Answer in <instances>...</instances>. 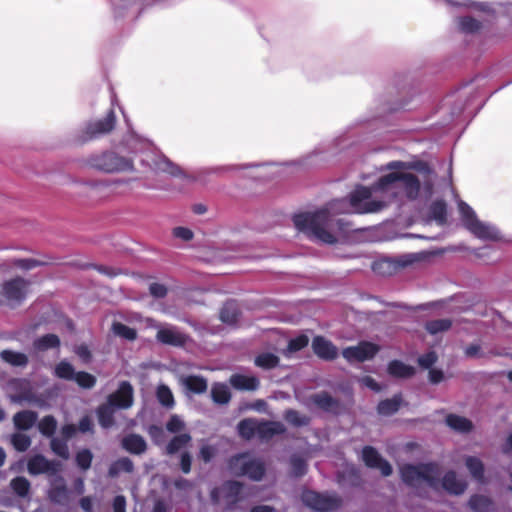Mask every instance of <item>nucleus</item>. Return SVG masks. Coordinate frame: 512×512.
<instances>
[{
  "instance_id": "a878e982",
  "label": "nucleus",
  "mask_w": 512,
  "mask_h": 512,
  "mask_svg": "<svg viewBox=\"0 0 512 512\" xmlns=\"http://www.w3.org/2000/svg\"><path fill=\"white\" fill-rule=\"evenodd\" d=\"M445 423L452 430L462 434L470 433L474 428L471 420L464 416L453 413H450L446 416Z\"/></svg>"
},
{
  "instance_id": "4d7b16f0",
  "label": "nucleus",
  "mask_w": 512,
  "mask_h": 512,
  "mask_svg": "<svg viewBox=\"0 0 512 512\" xmlns=\"http://www.w3.org/2000/svg\"><path fill=\"white\" fill-rule=\"evenodd\" d=\"M50 448L54 454L67 460L70 456L67 441L59 438H52L50 441Z\"/></svg>"
},
{
  "instance_id": "39448f33",
  "label": "nucleus",
  "mask_w": 512,
  "mask_h": 512,
  "mask_svg": "<svg viewBox=\"0 0 512 512\" xmlns=\"http://www.w3.org/2000/svg\"><path fill=\"white\" fill-rule=\"evenodd\" d=\"M230 472L238 477L247 476L253 481H260L265 475L266 467L260 459H250L247 453L232 456L228 461Z\"/></svg>"
},
{
  "instance_id": "58836bf2",
  "label": "nucleus",
  "mask_w": 512,
  "mask_h": 512,
  "mask_svg": "<svg viewBox=\"0 0 512 512\" xmlns=\"http://www.w3.org/2000/svg\"><path fill=\"white\" fill-rule=\"evenodd\" d=\"M53 374L58 379L73 381L76 371L71 363L66 360H61L55 365Z\"/></svg>"
},
{
  "instance_id": "864d4df0",
  "label": "nucleus",
  "mask_w": 512,
  "mask_h": 512,
  "mask_svg": "<svg viewBox=\"0 0 512 512\" xmlns=\"http://www.w3.org/2000/svg\"><path fill=\"white\" fill-rule=\"evenodd\" d=\"M11 445L18 452H25L31 445V438L23 433H14L11 436Z\"/></svg>"
},
{
  "instance_id": "69168bd1",
  "label": "nucleus",
  "mask_w": 512,
  "mask_h": 512,
  "mask_svg": "<svg viewBox=\"0 0 512 512\" xmlns=\"http://www.w3.org/2000/svg\"><path fill=\"white\" fill-rule=\"evenodd\" d=\"M173 235L184 241H190L193 238V232L185 227H176L173 229Z\"/></svg>"
},
{
  "instance_id": "ea45409f",
  "label": "nucleus",
  "mask_w": 512,
  "mask_h": 512,
  "mask_svg": "<svg viewBox=\"0 0 512 512\" xmlns=\"http://www.w3.org/2000/svg\"><path fill=\"white\" fill-rule=\"evenodd\" d=\"M280 363V358L270 352H265L257 355L254 359V364L264 370H271L276 368Z\"/></svg>"
},
{
  "instance_id": "c9c22d12",
  "label": "nucleus",
  "mask_w": 512,
  "mask_h": 512,
  "mask_svg": "<svg viewBox=\"0 0 512 512\" xmlns=\"http://www.w3.org/2000/svg\"><path fill=\"white\" fill-rule=\"evenodd\" d=\"M240 317V310L234 301L226 302L220 310V320L226 324H236Z\"/></svg>"
},
{
  "instance_id": "c03bdc74",
  "label": "nucleus",
  "mask_w": 512,
  "mask_h": 512,
  "mask_svg": "<svg viewBox=\"0 0 512 512\" xmlns=\"http://www.w3.org/2000/svg\"><path fill=\"white\" fill-rule=\"evenodd\" d=\"M10 487L17 496L26 497L30 492L31 484L25 477L17 476L11 480Z\"/></svg>"
},
{
  "instance_id": "6e6d98bb",
  "label": "nucleus",
  "mask_w": 512,
  "mask_h": 512,
  "mask_svg": "<svg viewBox=\"0 0 512 512\" xmlns=\"http://www.w3.org/2000/svg\"><path fill=\"white\" fill-rule=\"evenodd\" d=\"M458 25L464 33H475L481 28V22L470 16L459 18Z\"/></svg>"
},
{
  "instance_id": "13d9d810",
  "label": "nucleus",
  "mask_w": 512,
  "mask_h": 512,
  "mask_svg": "<svg viewBox=\"0 0 512 512\" xmlns=\"http://www.w3.org/2000/svg\"><path fill=\"white\" fill-rule=\"evenodd\" d=\"M309 344V338L305 334L298 335L295 338H292L288 342L287 350L290 353L298 352L304 349Z\"/></svg>"
},
{
  "instance_id": "f704fd0d",
  "label": "nucleus",
  "mask_w": 512,
  "mask_h": 512,
  "mask_svg": "<svg viewBox=\"0 0 512 512\" xmlns=\"http://www.w3.org/2000/svg\"><path fill=\"white\" fill-rule=\"evenodd\" d=\"M134 471L133 461L128 457H121L113 461L108 468V476L116 478L120 473H132Z\"/></svg>"
},
{
  "instance_id": "c85d7f7f",
  "label": "nucleus",
  "mask_w": 512,
  "mask_h": 512,
  "mask_svg": "<svg viewBox=\"0 0 512 512\" xmlns=\"http://www.w3.org/2000/svg\"><path fill=\"white\" fill-rule=\"evenodd\" d=\"M182 384L193 394H203L207 391V379L201 375H188L182 378Z\"/></svg>"
},
{
  "instance_id": "4be33fe9",
  "label": "nucleus",
  "mask_w": 512,
  "mask_h": 512,
  "mask_svg": "<svg viewBox=\"0 0 512 512\" xmlns=\"http://www.w3.org/2000/svg\"><path fill=\"white\" fill-rule=\"evenodd\" d=\"M442 487L452 495H461L467 488L464 480L458 479L456 472L450 470L446 472L441 480Z\"/></svg>"
},
{
  "instance_id": "bb28decb",
  "label": "nucleus",
  "mask_w": 512,
  "mask_h": 512,
  "mask_svg": "<svg viewBox=\"0 0 512 512\" xmlns=\"http://www.w3.org/2000/svg\"><path fill=\"white\" fill-rule=\"evenodd\" d=\"M32 346L37 352H45L51 349H59L61 341L58 335L49 333L36 338Z\"/></svg>"
},
{
  "instance_id": "e433bc0d",
  "label": "nucleus",
  "mask_w": 512,
  "mask_h": 512,
  "mask_svg": "<svg viewBox=\"0 0 512 512\" xmlns=\"http://www.w3.org/2000/svg\"><path fill=\"white\" fill-rule=\"evenodd\" d=\"M258 421L253 418H246L237 424V431L241 438L251 440L257 435Z\"/></svg>"
},
{
  "instance_id": "f3484780",
  "label": "nucleus",
  "mask_w": 512,
  "mask_h": 512,
  "mask_svg": "<svg viewBox=\"0 0 512 512\" xmlns=\"http://www.w3.org/2000/svg\"><path fill=\"white\" fill-rule=\"evenodd\" d=\"M47 495L49 500L54 504L61 506L68 505L70 491L63 476L55 475V478L50 481V488Z\"/></svg>"
},
{
  "instance_id": "f8f14e48",
  "label": "nucleus",
  "mask_w": 512,
  "mask_h": 512,
  "mask_svg": "<svg viewBox=\"0 0 512 512\" xmlns=\"http://www.w3.org/2000/svg\"><path fill=\"white\" fill-rule=\"evenodd\" d=\"M377 344L361 341L356 346H349L342 350V356L349 362H365L371 360L379 352Z\"/></svg>"
},
{
  "instance_id": "0e129e2a",
  "label": "nucleus",
  "mask_w": 512,
  "mask_h": 512,
  "mask_svg": "<svg viewBox=\"0 0 512 512\" xmlns=\"http://www.w3.org/2000/svg\"><path fill=\"white\" fill-rule=\"evenodd\" d=\"M149 292L155 298H164L167 295L168 290L163 284L152 283L149 286Z\"/></svg>"
},
{
  "instance_id": "aec40b11",
  "label": "nucleus",
  "mask_w": 512,
  "mask_h": 512,
  "mask_svg": "<svg viewBox=\"0 0 512 512\" xmlns=\"http://www.w3.org/2000/svg\"><path fill=\"white\" fill-rule=\"evenodd\" d=\"M286 432V428L283 423L279 421H268L262 420L258 422L257 436L261 440L268 441L275 435H281Z\"/></svg>"
},
{
  "instance_id": "9d476101",
  "label": "nucleus",
  "mask_w": 512,
  "mask_h": 512,
  "mask_svg": "<svg viewBox=\"0 0 512 512\" xmlns=\"http://www.w3.org/2000/svg\"><path fill=\"white\" fill-rule=\"evenodd\" d=\"M301 500L304 505L317 512L336 511L342 505L341 497L335 494H322L312 490H304L301 494Z\"/></svg>"
},
{
  "instance_id": "f03ea898",
  "label": "nucleus",
  "mask_w": 512,
  "mask_h": 512,
  "mask_svg": "<svg viewBox=\"0 0 512 512\" xmlns=\"http://www.w3.org/2000/svg\"><path fill=\"white\" fill-rule=\"evenodd\" d=\"M375 190H381L384 193H391L396 198L401 190L408 200H416L421 190V182L419 178L407 172H390L381 176L374 183Z\"/></svg>"
},
{
  "instance_id": "680f3d73",
  "label": "nucleus",
  "mask_w": 512,
  "mask_h": 512,
  "mask_svg": "<svg viewBox=\"0 0 512 512\" xmlns=\"http://www.w3.org/2000/svg\"><path fill=\"white\" fill-rule=\"evenodd\" d=\"M185 427L184 422L178 415H172L166 423V429L171 433H178Z\"/></svg>"
},
{
  "instance_id": "37998d69",
  "label": "nucleus",
  "mask_w": 512,
  "mask_h": 512,
  "mask_svg": "<svg viewBox=\"0 0 512 512\" xmlns=\"http://www.w3.org/2000/svg\"><path fill=\"white\" fill-rule=\"evenodd\" d=\"M191 436L188 433H183L174 436L166 446V453L169 455H173L185 447L190 441Z\"/></svg>"
},
{
  "instance_id": "3c124183",
  "label": "nucleus",
  "mask_w": 512,
  "mask_h": 512,
  "mask_svg": "<svg viewBox=\"0 0 512 512\" xmlns=\"http://www.w3.org/2000/svg\"><path fill=\"white\" fill-rule=\"evenodd\" d=\"M38 429L40 433L46 437L53 436L57 429V421L55 417L52 415L44 416L38 424Z\"/></svg>"
},
{
  "instance_id": "5701e85b",
  "label": "nucleus",
  "mask_w": 512,
  "mask_h": 512,
  "mask_svg": "<svg viewBox=\"0 0 512 512\" xmlns=\"http://www.w3.org/2000/svg\"><path fill=\"white\" fill-rule=\"evenodd\" d=\"M121 446L127 452L135 455H141L147 450V443L145 439L141 435L135 433L126 435L121 441Z\"/></svg>"
},
{
  "instance_id": "09e8293b",
  "label": "nucleus",
  "mask_w": 512,
  "mask_h": 512,
  "mask_svg": "<svg viewBox=\"0 0 512 512\" xmlns=\"http://www.w3.org/2000/svg\"><path fill=\"white\" fill-rule=\"evenodd\" d=\"M155 165L157 170L167 173L173 177H180L183 174L182 169L168 158L159 159Z\"/></svg>"
},
{
  "instance_id": "2eb2a0df",
  "label": "nucleus",
  "mask_w": 512,
  "mask_h": 512,
  "mask_svg": "<svg viewBox=\"0 0 512 512\" xmlns=\"http://www.w3.org/2000/svg\"><path fill=\"white\" fill-rule=\"evenodd\" d=\"M134 401V389L130 382H120L117 390L111 393L107 402L113 405L115 408L128 409L132 406Z\"/></svg>"
},
{
  "instance_id": "5fc2aeb1",
  "label": "nucleus",
  "mask_w": 512,
  "mask_h": 512,
  "mask_svg": "<svg viewBox=\"0 0 512 512\" xmlns=\"http://www.w3.org/2000/svg\"><path fill=\"white\" fill-rule=\"evenodd\" d=\"M77 385L82 389H92L97 382V379L94 375L85 372V371H79L76 372L74 380Z\"/></svg>"
},
{
  "instance_id": "dca6fc26",
  "label": "nucleus",
  "mask_w": 512,
  "mask_h": 512,
  "mask_svg": "<svg viewBox=\"0 0 512 512\" xmlns=\"http://www.w3.org/2000/svg\"><path fill=\"white\" fill-rule=\"evenodd\" d=\"M311 401L319 409L333 415H340L346 410L344 404L339 399L334 398L326 391L313 394L311 396Z\"/></svg>"
},
{
  "instance_id": "412c9836",
  "label": "nucleus",
  "mask_w": 512,
  "mask_h": 512,
  "mask_svg": "<svg viewBox=\"0 0 512 512\" xmlns=\"http://www.w3.org/2000/svg\"><path fill=\"white\" fill-rule=\"evenodd\" d=\"M230 385L239 391H255L260 386V381L256 376H247L235 373L230 376Z\"/></svg>"
},
{
  "instance_id": "4468645a",
  "label": "nucleus",
  "mask_w": 512,
  "mask_h": 512,
  "mask_svg": "<svg viewBox=\"0 0 512 512\" xmlns=\"http://www.w3.org/2000/svg\"><path fill=\"white\" fill-rule=\"evenodd\" d=\"M362 460L368 468L380 470L385 477L390 476L393 472L391 464L372 446L363 447Z\"/></svg>"
},
{
  "instance_id": "a18cd8bd",
  "label": "nucleus",
  "mask_w": 512,
  "mask_h": 512,
  "mask_svg": "<svg viewBox=\"0 0 512 512\" xmlns=\"http://www.w3.org/2000/svg\"><path fill=\"white\" fill-rule=\"evenodd\" d=\"M93 453L88 448L77 451L75 455V464L81 471H87L91 468Z\"/></svg>"
},
{
  "instance_id": "1a4fd4ad",
  "label": "nucleus",
  "mask_w": 512,
  "mask_h": 512,
  "mask_svg": "<svg viewBox=\"0 0 512 512\" xmlns=\"http://www.w3.org/2000/svg\"><path fill=\"white\" fill-rule=\"evenodd\" d=\"M115 125L116 115L114 110L110 109L104 118L87 122L83 130L77 136V141L83 144L100 138L113 131Z\"/></svg>"
},
{
  "instance_id": "7ed1b4c3",
  "label": "nucleus",
  "mask_w": 512,
  "mask_h": 512,
  "mask_svg": "<svg viewBox=\"0 0 512 512\" xmlns=\"http://www.w3.org/2000/svg\"><path fill=\"white\" fill-rule=\"evenodd\" d=\"M402 481L408 486H416L417 482L425 481L431 488L437 489L440 482L441 467L436 462L405 464L400 468Z\"/></svg>"
},
{
  "instance_id": "e2e57ef3",
  "label": "nucleus",
  "mask_w": 512,
  "mask_h": 512,
  "mask_svg": "<svg viewBox=\"0 0 512 512\" xmlns=\"http://www.w3.org/2000/svg\"><path fill=\"white\" fill-rule=\"evenodd\" d=\"M77 430L81 433H93L94 432V424L92 419L89 416H83L78 423Z\"/></svg>"
},
{
  "instance_id": "c756f323",
  "label": "nucleus",
  "mask_w": 512,
  "mask_h": 512,
  "mask_svg": "<svg viewBox=\"0 0 512 512\" xmlns=\"http://www.w3.org/2000/svg\"><path fill=\"white\" fill-rule=\"evenodd\" d=\"M403 402L402 394H395L392 398L381 400L377 405V413L382 416L395 414Z\"/></svg>"
},
{
  "instance_id": "f257e3e1",
  "label": "nucleus",
  "mask_w": 512,
  "mask_h": 512,
  "mask_svg": "<svg viewBox=\"0 0 512 512\" xmlns=\"http://www.w3.org/2000/svg\"><path fill=\"white\" fill-rule=\"evenodd\" d=\"M292 220L299 231L326 244L337 242L336 236L332 233L335 226L343 229V221L335 220L328 208H322L314 213L295 214Z\"/></svg>"
},
{
  "instance_id": "79ce46f5",
  "label": "nucleus",
  "mask_w": 512,
  "mask_h": 512,
  "mask_svg": "<svg viewBox=\"0 0 512 512\" xmlns=\"http://www.w3.org/2000/svg\"><path fill=\"white\" fill-rule=\"evenodd\" d=\"M51 264L50 258L44 257L43 259L35 258H19L13 261V265L22 270H31L40 266H47Z\"/></svg>"
},
{
  "instance_id": "7c9ffc66",
  "label": "nucleus",
  "mask_w": 512,
  "mask_h": 512,
  "mask_svg": "<svg viewBox=\"0 0 512 512\" xmlns=\"http://www.w3.org/2000/svg\"><path fill=\"white\" fill-rule=\"evenodd\" d=\"M468 506L473 512H493L495 509L493 500L481 494L472 495L468 501Z\"/></svg>"
},
{
  "instance_id": "052dcab7",
  "label": "nucleus",
  "mask_w": 512,
  "mask_h": 512,
  "mask_svg": "<svg viewBox=\"0 0 512 512\" xmlns=\"http://www.w3.org/2000/svg\"><path fill=\"white\" fill-rule=\"evenodd\" d=\"M438 356L435 351H429L418 357L417 362L423 369H432L431 367L437 362Z\"/></svg>"
},
{
  "instance_id": "ddd939ff",
  "label": "nucleus",
  "mask_w": 512,
  "mask_h": 512,
  "mask_svg": "<svg viewBox=\"0 0 512 512\" xmlns=\"http://www.w3.org/2000/svg\"><path fill=\"white\" fill-rule=\"evenodd\" d=\"M27 469L31 475L55 476L62 470V463L57 460H48L45 456L37 454L29 459Z\"/></svg>"
},
{
  "instance_id": "473e14b6",
  "label": "nucleus",
  "mask_w": 512,
  "mask_h": 512,
  "mask_svg": "<svg viewBox=\"0 0 512 512\" xmlns=\"http://www.w3.org/2000/svg\"><path fill=\"white\" fill-rule=\"evenodd\" d=\"M0 359L12 367H26L29 359L25 353L5 349L0 352Z\"/></svg>"
},
{
  "instance_id": "774afa93",
  "label": "nucleus",
  "mask_w": 512,
  "mask_h": 512,
  "mask_svg": "<svg viewBox=\"0 0 512 512\" xmlns=\"http://www.w3.org/2000/svg\"><path fill=\"white\" fill-rule=\"evenodd\" d=\"M114 512H126V498L123 495H117L113 500Z\"/></svg>"
},
{
  "instance_id": "a19ab883",
  "label": "nucleus",
  "mask_w": 512,
  "mask_h": 512,
  "mask_svg": "<svg viewBox=\"0 0 512 512\" xmlns=\"http://www.w3.org/2000/svg\"><path fill=\"white\" fill-rule=\"evenodd\" d=\"M465 464L472 477L479 482H483L485 471L483 462L475 456H468L465 459Z\"/></svg>"
},
{
  "instance_id": "2f4dec72",
  "label": "nucleus",
  "mask_w": 512,
  "mask_h": 512,
  "mask_svg": "<svg viewBox=\"0 0 512 512\" xmlns=\"http://www.w3.org/2000/svg\"><path fill=\"white\" fill-rule=\"evenodd\" d=\"M114 408L115 407L113 405L107 402L99 405L98 408L96 409L98 422L102 428L107 429L115 424Z\"/></svg>"
},
{
  "instance_id": "0eeeda50",
  "label": "nucleus",
  "mask_w": 512,
  "mask_h": 512,
  "mask_svg": "<svg viewBox=\"0 0 512 512\" xmlns=\"http://www.w3.org/2000/svg\"><path fill=\"white\" fill-rule=\"evenodd\" d=\"M373 192H381V190H375L374 184L371 187L357 186L354 191L351 192L349 197V203L353 210L357 213H374L382 210L386 203L379 200H371Z\"/></svg>"
},
{
  "instance_id": "cd10ccee",
  "label": "nucleus",
  "mask_w": 512,
  "mask_h": 512,
  "mask_svg": "<svg viewBox=\"0 0 512 512\" xmlns=\"http://www.w3.org/2000/svg\"><path fill=\"white\" fill-rule=\"evenodd\" d=\"M38 414L32 410H22L14 414L13 423L16 429L26 431L33 427Z\"/></svg>"
},
{
  "instance_id": "8fccbe9b",
  "label": "nucleus",
  "mask_w": 512,
  "mask_h": 512,
  "mask_svg": "<svg viewBox=\"0 0 512 512\" xmlns=\"http://www.w3.org/2000/svg\"><path fill=\"white\" fill-rule=\"evenodd\" d=\"M111 329L115 335L123 339L134 341L137 338L136 329L129 327L121 322H113Z\"/></svg>"
},
{
  "instance_id": "20e7f679",
  "label": "nucleus",
  "mask_w": 512,
  "mask_h": 512,
  "mask_svg": "<svg viewBox=\"0 0 512 512\" xmlns=\"http://www.w3.org/2000/svg\"><path fill=\"white\" fill-rule=\"evenodd\" d=\"M86 164L93 169L105 173H119L134 170L132 159L120 156L113 151L93 154L87 158Z\"/></svg>"
},
{
  "instance_id": "6e6552de",
  "label": "nucleus",
  "mask_w": 512,
  "mask_h": 512,
  "mask_svg": "<svg viewBox=\"0 0 512 512\" xmlns=\"http://www.w3.org/2000/svg\"><path fill=\"white\" fill-rule=\"evenodd\" d=\"M31 282L21 276L6 280L1 285L0 295L11 306H19L27 297Z\"/></svg>"
},
{
  "instance_id": "b1692460",
  "label": "nucleus",
  "mask_w": 512,
  "mask_h": 512,
  "mask_svg": "<svg viewBox=\"0 0 512 512\" xmlns=\"http://www.w3.org/2000/svg\"><path fill=\"white\" fill-rule=\"evenodd\" d=\"M221 490L229 508H232L241 500L243 484L238 481L229 480L223 483Z\"/></svg>"
},
{
  "instance_id": "49530a36",
  "label": "nucleus",
  "mask_w": 512,
  "mask_h": 512,
  "mask_svg": "<svg viewBox=\"0 0 512 512\" xmlns=\"http://www.w3.org/2000/svg\"><path fill=\"white\" fill-rule=\"evenodd\" d=\"M156 397L158 402L166 408H172L175 404L173 393L167 385L161 384L157 387Z\"/></svg>"
},
{
  "instance_id": "9b49d317",
  "label": "nucleus",
  "mask_w": 512,
  "mask_h": 512,
  "mask_svg": "<svg viewBox=\"0 0 512 512\" xmlns=\"http://www.w3.org/2000/svg\"><path fill=\"white\" fill-rule=\"evenodd\" d=\"M418 260L419 258L415 254L402 255L398 258H385L374 262L372 269L379 275L390 276L397 273L398 270L412 265Z\"/></svg>"
},
{
  "instance_id": "603ef678",
  "label": "nucleus",
  "mask_w": 512,
  "mask_h": 512,
  "mask_svg": "<svg viewBox=\"0 0 512 512\" xmlns=\"http://www.w3.org/2000/svg\"><path fill=\"white\" fill-rule=\"evenodd\" d=\"M284 419L295 427L307 426L310 423V418L301 415L298 411L289 409L284 414Z\"/></svg>"
},
{
  "instance_id": "423d86ee",
  "label": "nucleus",
  "mask_w": 512,
  "mask_h": 512,
  "mask_svg": "<svg viewBox=\"0 0 512 512\" xmlns=\"http://www.w3.org/2000/svg\"><path fill=\"white\" fill-rule=\"evenodd\" d=\"M459 210L462 216V221L467 230H469L475 237L482 240L498 241L500 239L499 232L485 223L481 222L474 210L465 202H460Z\"/></svg>"
},
{
  "instance_id": "4c0bfd02",
  "label": "nucleus",
  "mask_w": 512,
  "mask_h": 512,
  "mask_svg": "<svg viewBox=\"0 0 512 512\" xmlns=\"http://www.w3.org/2000/svg\"><path fill=\"white\" fill-rule=\"evenodd\" d=\"M211 397L216 404L224 405L231 400V393L226 384L217 382L211 388Z\"/></svg>"
},
{
  "instance_id": "6ab92c4d",
  "label": "nucleus",
  "mask_w": 512,
  "mask_h": 512,
  "mask_svg": "<svg viewBox=\"0 0 512 512\" xmlns=\"http://www.w3.org/2000/svg\"><path fill=\"white\" fill-rule=\"evenodd\" d=\"M158 342L174 347H183L189 340V336L175 328H161L157 331Z\"/></svg>"
},
{
  "instance_id": "a211bd4d",
  "label": "nucleus",
  "mask_w": 512,
  "mask_h": 512,
  "mask_svg": "<svg viewBox=\"0 0 512 512\" xmlns=\"http://www.w3.org/2000/svg\"><path fill=\"white\" fill-rule=\"evenodd\" d=\"M311 346L314 354L322 360L333 361L338 357L337 347L323 336H315Z\"/></svg>"
},
{
  "instance_id": "de8ad7c7",
  "label": "nucleus",
  "mask_w": 512,
  "mask_h": 512,
  "mask_svg": "<svg viewBox=\"0 0 512 512\" xmlns=\"http://www.w3.org/2000/svg\"><path fill=\"white\" fill-rule=\"evenodd\" d=\"M451 326L452 321L450 319H435L427 321L425 324V329L431 335H436L440 332L449 330Z\"/></svg>"
},
{
  "instance_id": "bf43d9fd",
  "label": "nucleus",
  "mask_w": 512,
  "mask_h": 512,
  "mask_svg": "<svg viewBox=\"0 0 512 512\" xmlns=\"http://www.w3.org/2000/svg\"><path fill=\"white\" fill-rule=\"evenodd\" d=\"M292 473L295 477H301L307 472V463L306 461L298 456L291 457L290 460Z\"/></svg>"
},
{
  "instance_id": "72a5a7b5",
  "label": "nucleus",
  "mask_w": 512,
  "mask_h": 512,
  "mask_svg": "<svg viewBox=\"0 0 512 512\" xmlns=\"http://www.w3.org/2000/svg\"><path fill=\"white\" fill-rule=\"evenodd\" d=\"M429 218L436 221L438 225L447 223V204L444 200H435L429 206Z\"/></svg>"
},
{
  "instance_id": "393cba45",
  "label": "nucleus",
  "mask_w": 512,
  "mask_h": 512,
  "mask_svg": "<svg viewBox=\"0 0 512 512\" xmlns=\"http://www.w3.org/2000/svg\"><path fill=\"white\" fill-rule=\"evenodd\" d=\"M387 372L390 376L397 379H409L412 378L416 369L400 360H392L388 363Z\"/></svg>"
},
{
  "instance_id": "338daca9",
  "label": "nucleus",
  "mask_w": 512,
  "mask_h": 512,
  "mask_svg": "<svg viewBox=\"0 0 512 512\" xmlns=\"http://www.w3.org/2000/svg\"><path fill=\"white\" fill-rule=\"evenodd\" d=\"M77 427L74 424H65L61 428V435L64 440L68 441L73 438L77 433Z\"/></svg>"
}]
</instances>
